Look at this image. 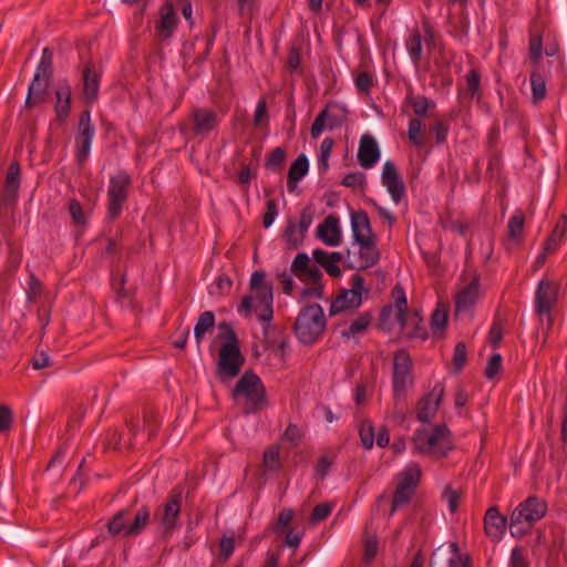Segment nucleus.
I'll use <instances>...</instances> for the list:
<instances>
[{
  "label": "nucleus",
  "instance_id": "nucleus-1",
  "mask_svg": "<svg viewBox=\"0 0 567 567\" xmlns=\"http://www.w3.org/2000/svg\"><path fill=\"white\" fill-rule=\"evenodd\" d=\"M412 443L420 454L431 455L435 458L446 457L454 449L452 433L446 424H436L430 432L427 429H417Z\"/></svg>",
  "mask_w": 567,
  "mask_h": 567
},
{
  "label": "nucleus",
  "instance_id": "nucleus-2",
  "mask_svg": "<svg viewBox=\"0 0 567 567\" xmlns=\"http://www.w3.org/2000/svg\"><path fill=\"white\" fill-rule=\"evenodd\" d=\"M231 398L237 401L245 399L244 414H254L261 411L267 405V391L260 378L254 370H247L239 378L231 390Z\"/></svg>",
  "mask_w": 567,
  "mask_h": 567
},
{
  "label": "nucleus",
  "instance_id": "nucleus-3",
  "mask_svg": "<svg viewBox=\"0 0 567 567\" xmlns=\"http://www.w3.org/2000/svg\"><path fill=\"white\" fill-rule=\"evenodd\" d=\"M326 326L327 319L322 307L319 303H311L301 308L293 331L301 343L310 346L321 338Z\"/></svg>",
  "mask_w": 567,
  "mask_h": 567
},
{
  "label": "nucleus",
  "instance_id": "nucleus-4",
  "mask_svg": "<svg viewBox=\"0 0 567 567\" xmlns=\"http://www.w3.org/2000/svg\"><path fill=\"white\" fill-rule=\"evenodd\" d=\"M547 513V504L537 496H529L512 513L509 528L513 537H524L536 522Z\"/></svg>",
  "mask_w": 567,
  "mask_h": 567
},
{
  "label": "nucleus",
  "instance_id": "nucleus-5",
  "mask_svg": "<svg viewBox=\"0 0 567 567\" xmlns=\"http://www.w3.org/2000/svg\"><path fill=\"white\" fill-rule=\"evenodd\" d=\"M52 78L53 52L50 48H44L33 79L29 85L28 95L24 102L27 109H33L44 101Z\"/></svg>",
  "mask_w": 567,
  "mask_h": 567
},
{
  "label": "nucleus",
  "instance_id": "nucleus-6",
  "mask_svg": "<svg viewBox=\"0 0 567 567\" xmlns=\"http://www.w3.org/2000/svg\"><path fill=\"white\" fill-rule=\"evenodd\" d=\"M391 296L394 300L396 310L395 318L401 326V329H404L409 323L413 326V329L406 333L408 339L426 340L429 338V333L425 326L423 324V319L417 310L409 312L405 290L401 284H396L393 287Z\"/></svg>",
  "mask_w": 567,
  "mask_h": 567
},
{
  "label": "nucleus",
  "instance_id": "nucleus-7",
  "mask_svg": "<svg viewBox=\"0 0 567 567\" xmlns=\"http://www.w3.org/2000/svg\"><path fill=\"white\" fill-rule=\"evenodd\" d=\"M54 113L55 117L50 122L49 138L52 142L66 145L71 114V89L69 86L56 90Z\"/></svg>",
  "mask_w": 567,
  "mask_h": 567
},
{
  "label": "nucleus",
  "instance_id": "nucleus-8",
  "mask_svg": "<svg viewBox=\"0 0 567 567\" xmlns=\"http://www.w3.org/2000/svg\"><path fill=\"white\" fill-rule=\"evenodd\" d=\"M245 361L246 359L240 350V344L220 346L215 371L216 378L223 384H227L230 380L239 375Z\"/></svg>",
  "mask_w": 567,
  "mask_h": 567
},
{
  "label": "nucleus",
  "instance_id": "nucleus-9",
  "mask_svg": "<svg viewBox=\"0 0 567 567\" xmlns=\"http://www.w3.org/2000/svg\"><path fill=\"white\" fill-rule=\"evenodd\" d=\"M132 178L125 171L111 176L107 189V217L112 220L120 217L124 204L128 198Z\"/></svg>",
  "mask_w": 567,
  "mask_h": 567
},
{
  "label": "nucleus",
  "instance_id": "nucleus-10",
  "mask_svg": "<svg viewBox=\"0 0 567 567\" xmlns=\"http://www.w3.org/2000/svg\"><path fill=\"white\" fill-rule=\"evenodd\" d=\"M351 289L341 288L331 302L329 316L334 317L349 309H357L362 303V293L368 292L364 288V278L354 274L350 279Z\"/></svg>",
  "mask_w": 567,
  "mask_h": 567
},
{
  "label": "nucleus",
  "instance_id": "nucleus-11",
  "mask_svg": "<svg viewBox=\"0 0 567 567\" xmlns=\"http://www.w3.org/2000/svg\"><path fill=\"white\" fill-rule=\"evenodd\" d=\"M182 502L183 488L177 486L169 492L166 502L154 514V519L161 523L165 536H171L178 525Z\"/></svg>",
  "mask_w": 567,
  "mask_h": 567
},
{
  "label": "nucleus",
  "instance_id": "nucleus-12",
  "mask_svg": "<svg viewBox=\"0 0 567 567\" xmlns=\"http://www.w3.org/2000/svg\"><path fill=\"white\" fill-rule=\"evenodd\" d=\"M348 109L336 102H328L316 116L311 127L310 136L317 140L324 128L330 131L339 128L347 121Z\"/></svg>",
  "mask_w": 567,
  "mask_h": 567
},
{
  "label": "nucleus",
  "instance_id": "nucleus-13",
  "mask_svg": "<svg viewBox=\"0 0 567 567\" xmlns=\"http://www.w3.org/2000/svg\"><path fill=\"white\" fill-rule=\"evenodd\" d=\"M412 359L405 349H400L393 357L392 385L393 396L398 401L405 396L408 384H412Z\"/></svg>",
  "mask_w": 567,
  "mask_h": 567
},
{
  "label": "nucleus",
  "instance_id": "nucleus-14",
  "mask_svg": "<svg viewBox=\"0 0 567 567\" xmlns=\"http://www.w3.org/2000/svg\"><path fill=\"white\" fill-rule=\"evenodd\" d=\"M249 287L261 306L258 312L259 320L270 322L274 318L272 284L266 281V274L262 270H256L251 275Z\"/></svg>",
  "mask_w": 567,
  "mask_h": 567
},
{
  "label": "nucleus",
  "instance_id": "nucleus-15",
  "mask_svg": "<svg viewBox=\"0 0 567 567\" xmlns=\"http://www.w3.org/2000/svg\"><path fill=\"white\" fill-rule=\"evenodd\" d=\"M430 567H471L468 554H462L456 542L437 547L430 558Z\"/></svg>",
  "mask_w": 567,
  "mask_h": 567
},
{
  "label": "nucleus",
  "instance_id": "nucleus-16",
  "mask_svg": "<svg viewBox=\"0 0 567 567\" xmlns=\"http://www.w3.org/2000/svg\"><path fill=\"white\" fill-rule=\"evenodd\" d=\"M94 132L95 127L91 122V113L90 110L86 109L81 112L79 116L78 131L75 135V156L79 165L84 164L90 155Z\"/></svg>",
  "mask_w": 567,
  "mask_h": 567
},
{
  "label": "nucleus",
  "instance_id": "nucleus-17",
  "mask_svg": "<svg viewBox=\"0 0 567 567\" xmlns=\"http://www.w3.org/2000/svg\"><path fill=\"white\" fill-rule=\"evenodd\" d=\"M444 384L436 382L432 390L425 393L416 403V419L421 423H430L436 415L444 398Z\"/></svg>",
  "mask_w": 567,
  "mask_h": 567
},
{
  "label": "nucleus",
  "instance_id": "nucleus-18",
  "mask_svg": "<svg viewBox=\"0 0 567 567\" xmlns=\"http://www.w3.org/2000/svg\"><path fill=\"white\" fill-rule=\"evenodd\" d=\"M194 136L206 137L219 125V116L213 109L195 107L189 114Z\"/></svg>",
  "mask_w": 567,
  "mask_h": 567
},
{
  "label": "nucleus",
  "instance_id": "nucleus-19",
  "mask_svg": "<svg viewBox=\"0 0 567 567\" xmlns=\"http://www.w3.org/2000/svg\"><path fill=\"white\" fill-rule=\"evenodd\" d=\"M472 277L471 281L464 286L455 296V311L461 312L467 310L476 303L480 295V275L475 269L466 268L463 277Z\"/></svg>",
  "mask_w": 567,
  "mask_h": 567
},
{
  "label": "nucleus",
  "instance_id": "nucleus-20",
  "mask_svg": "<svg viewBox=\"0 0 567 567\" xmlns=\"http://www.w3.org/2000/svg\"><path fill=\"white\" fill-rule=\"evenodd\" d=\"M559 287L554 281L542 279L535 293V311L537 315H550L558 299Z\"/></svg>",
  "mask_w": 567,
  "mask_h": 567
},
{
  "label": "nucleus",
  "instance_id": "nucleus-21",
  "mask_svg": "<svg viewBox=\"0 0 567 567\" xmlns=\"http://www.w3.org/2000/svg\"><path fill=\"white\" fill-rule=\"evenodd\" d=\"M82 95L86 104L92 105L97 100L101 72L95 63L89 60L81 70Z\"/></svg>",
  "mask_w": 567,
  "mask_h": 567
},
{
  "label": "nucleus",
  "instance_id": "nucleus-22",
  "mask_svg": "<svg viewBox=\"0 0 567 567\" xmlns=\"http://www.w3.org/2000/svg\"><path fill=\"white\" fill-rule=\"evenodd\" d=\"M21 184V167L18 161L10 163L4 185L0 194V205L9 206L17 202Z\"/></svg>",
  "mask_w": 567,
  "mask_h": 567
},
{
  "label": "nucleus",
  "instance_id": "nucleus-23",
  "mask_svg": "<svg viewBox=\"0 0 567 567\" xmlns=\"http://www.w3.org/2000/svg\"><path fill=\"white\" fill-rule=\"evenodd\" d=\"M293 515L295 514L291 508H284L279 513L277 520L271 525V530L277 536L285 535L284 545L296 549L300 545L301 535L293 533L292 528H290Z\"/></svg>",
  "mask_w": 567,
  "mask_h": 567
},
{
  "label": "nucleus",
  "instance_id": "nucleus-24",
  "mask_svg": "<svg viewBox=\"0 0 567 567\" xmlns=\"http://www.w3.org/2000/svg\"><path fill=\"white\" fill-rule=\"evenodd\" d=\"M381 182L386 187L393 202L400 203L405 196V185L393 162L388 161L383 165Z\"/></svg>",
  "mask_w": 567,
  "mask_h": 567
},
{
  "label": "nucleus",
  "instance_id": "nucleus-25",
  "mask_svg": "<svg viewBox=\"0 0 567 567\" xmlns=\"http://www.w3.org/2000/svg\"><path fill=\"white\" fill-rule=\"evenodd\" d=\"M507 517L501 514L497 506L487 508L484 516L485 535L493 542L498 543L506 530Z\"/></svg>",
  "mask_w": 567,
  "mask_h": 567
},
{
  "label": "nucleus",
  "instance_id": "nucleus-26",
  "mask_svg": "<svg viewBox=\"0 0 567 567\" xmlns=\"http://www.w3.org/2000/svg\"><path fill=\"white\" fill-rule=\"evenodd\" d=\"M158 14L159 20L155 24V35L159 41H166L173 35L178 18L171 2L163 4L159 8Z\"/></svg>",
  "mask_w": 567,
  "mask_h": 567
},
{
  "label": "nucleus",
  "instance_id": "nucleus-27",
  "mask_svg": "<svg viewBox=\"0 0 567 567\" xmlns=\"http://www.w3.org/2000/svg\"><path fill=\"white\" fill-rule=\"evenodd\" d=\"M351 229L353 239L359 245H371V238H375L370 218L364 210L351 212Z\"/></svg>",
  "mask_w": 567,
  "mask_h": 567
},
{
  "label": "nucleus",
  "instance_id": "nucleus-28",
  "mask_svg": "<svg viewBox=\"0 0 567 567\" xmlns=\"http://www.w3.org/2000/svg\"><path fill=\"white\" fill-rule=\"evenodd\" d=\"M381 151L374 136L363 134L359 142L358 162L363 168L373 167L379 161Z\"/></svg>",
  "mask_w": 567,
  "mask_h": 567
},
{
  "label": "nucleus",
  "instance_id": "nucleus-29",
  "mask_svg": "<svg viewBox=\"0 0 567 567\" xmlns=\"http://www.w3.org/2000/svg\"><path fill=\"white\" fill-rule=\"evenodd\" d=\"M317 236L328 246H338L341 241L339 218L334 215L327 216L317 227Z\"/></svg>",
  "mask_w": 567,
  "mask_h": 567
},
{
  "label": "nucleus",
  "instance_id": "nucleus-30",
  "mask_svg": "<svg viewBox=\"0 0 567 567\" xmlns=\"http://www.w3.org/2000/svg\"><path fill=\"white\" fill-rule=\"evenodd\" d=\"M309 161L306 154H300L290 165L287 175V188L290 193L295 192L298 183L307 175Z\"/></svg>",
  "mask_w": 567,
  "mask_h": 567
},
{
  "label": "nucleus",
  "instance_id": "nucleus-31",
  "mask_svg": "<svg viewBox=\"0 0 567 567\" xmlns=\"http://www.w3.org/2000/svg\"><path fill=\"white\" fill-rule=\"evenodd\" d=\"M282 468V461L280 457V445H268L262 454L261 471L264 474L277 473Z\"/></svg>",
  "mask_w": 567,
  "mask_h": 567
},
{
  "label": "nucleus",
  "instance_id": "nucleus-32",
  "mask_svg": "<svg viewBox=\"0 0 567 567\" xmlns=\"http://www.w3.org/2000/svg\"><path fill=\"white\" fill-rule=\"evenodd\" d=\"M262 330L265 338L264 343L266 347L284 353L286 347L288 346L287 336L282 333L276 326H272L269 322H267Z\"/></svg>",
  "mask_w": 567,
  "mask_h": 567
},
{
  "label": "nucleus",
  "instance_id": "nucleus-33",
  "mask_svg": "<svg viewBox=\"0 0 567 567\" xmlns=\"http://www.w3.org/2000/svg\"><path fill=\"white\" fill-rule=\"evenodd\" d=\"M405 103L409 104L415 115L419 117L429 116L431 110L435 109V102L427 99L425 95H414L412 90L409 91Z\"/></svg>",
  "mask_w": 567,
  "mask_h": 567
},
{
  "label": "nucleus",
  "instance_id": "nucleus-34",
  "mask_svg": "<svg viewBox=\"0 0 567 567\" xmlns=\"http://www.w3.org/2000/svg\"><path fill=\"white\" fill-rule=\"evenodd\" d=\"M136 499L131 506L118 511L107 524V530L112 536L123 534L126 537V529L128 525V517L132 516V508L136 504Z\"/></svg>",
  "mask_w": 567,
  "mask_h": 567
},
{
  "label": "nucleus",
  "instance_id": "nucleus-35",
  "mask_svg": "<svg viewBox=\"0 0 567 567\" xmlns=\"http://www.w3.org/2000/svg\"><path fill=\"white\" fill-rule=\"evenodd\" d=\"M215 327V313L213 311H204L197 319L194 328V337L197 347L200 346L207 332H212Z\"/></svg>",
  "mask_w": 567,
  "mask_h": 567
},
{
  "label": "nucleus",
  "instance_id": "nucleus-36",
  "mask_svg": "<svg viewBox=\"0 0 567 567\" xmlns=\"http://www.w3.org/2000/svg\"><path fill=\"white\" fill-rule=\"evenodd\" d=\"M150 519L151 511L146 505H143L140 509H137L132 522L128 523L126 537L140 535L144 530Z\"/></svg>",
  "mask_w": 567,
  "mask_h": 567
},
{
  "label": "nucleus",
  "instance_id": "nucleus-37",
  "mask_svg": "<svg viewBox=\"0 0 567 567\" xmlns=\"http://www.w3.org/2000/svg\"><path fill=\"white\" fill-rule=\"evenodd\" d=\"M359 246V257L361 260V265L359 267L360 270L373 267L380 261L381 254L377 247L375 238H371V245H368V247H364V245Z\"/></svg>",
  "mask_w": 567,
  "mask_h": 567
},
{
  "label": "nucleus",
  "instance_id": "nucleus-38",
  "mask_svg": "<svg viewBox=\"0 0 567 567\" xmlns=\"http://www.w3.org/2000/svg\"><path fill=\"white\" fill-rule=\"evenodd\" d=\"M530 84H532V92H533V102L538 103L543 101L546 97V81L544 76L540 74L538 66H535V69L530 73Z\"/></svg>",
  "mask_w": 567,
  "mask_h": 567
},
{
  "label": "nucleus",
  "instance_id": "nucleus-39",
  "mask_svg": "<svg viewBox=\"0 0 567 567\" xmlns=\"http://www.w3.org/2000/svg\"><path fill=\"white\" fill-rule=\"evenodd\" d=\"M525 214L522 209H517L509 218L507 224L508 237L513 240H519L524 233Z\"/></svg>",
  "mask_w": 567,
  "mask_h": 567
},
{
  "label": "nucleus",
  "instance_id": "nucleus-40",
  "mask_svg": "<svg viewBox=\"0 0 567 567\" xmlns=\"http://www.w3.org/2000/svg\"><path fill=\"white\" fill-rule=\"evenodd\" d=\"M410 58L414 65H419L422 59V37L419 30L414 31L405 42Z\"/></svg>",
  "mask_w": 567,
  "mask_h": 567
},
{
  "label": "nucleus",
  "instance_id": "nucleus-41",
  "mask_svg": "<svg viewBox=\"0 0 567 567\" xmlns=\"http://www.w3.org/2000/svg\"><path fill=\"white\" fill-rule=\"evenodd\" d=\"M363 561L370 564L377 556L379 549V539L377 534L364 529L363 533Z\"/></svg>",
  "mask_w": 567,
  "mask_h": 567
},
{
  "label": "nucleus",
  "instance_id": "nucleus-42",
  "mask_svg": "<svg viewBox=\"0 0 567 567\" xmlns=\"http://www.w3.org/2000/svg\"><path fill=\"white\" fill-rule=\"evenodd\" d=\"M529 59L530 62L538 66L543 55V37L539 31H530L529 33Z\"/></svg>",
  "mask_w": 567,
  "mask_h": 567
},
{
  "label": "nucleus",
  "instance_id": "nucleus-43",
  "mask_svg": "<svg viewBox=\"0 0 567 567\" xmlns=\"http://www.w3.org/2000/svg\"><path fill=\"white\" fill-rule=\"evenodd\" d=\"M561 219L563 225L560 226V223L558 221L551 234L544 243V250H546V252H554L566 234V218L563 216Z\"/></svg>",
  "mask_w": 567,
  "mask_h": 567
},
{
  "label": "nucleus",
  "instance_id": "nucleus-44",
  "mask_svg": "<svg viewBox=\"0 0 567 567\" xmlns=\"http://www.w3.org/2000/svg\"><path fill=\"white\" fill-rule=\"evenodd\" d=\"M422 131V121L419 117H412L409 121L408 137L411 141V143L419 148L424 147L426 145Z\"/></svg>",
  "mask_w": 567,
  "mask_h": 567
},
{
  "label": "nucleus",
  "instance_id": "nucleus-45",
  "mask_svg": "<svg viewBox=\"0 0 567 567\" xmlns=\"http://www.w3.org/2000/svg\"><path fill=\"white\" fill-rule=\"evenodd\" d=\"M371 319H372V316L370 312H363L361 313L358 319H355L351 324L350 327L348 328V330H343L341 332V336L343 338H351L358 333H362L367 330V328L370 326L371 323Z\"/></svg>",
  "mask_w": 567,
  "mask_h": 567
},
{
  "label": "nucleus",
  "instance_id": "nucleus-46",
  "mask_svg": "<svg viewBox=\"0 0 567 567\" xmlns=\"http://www.w3.org/2000/svg\"><path fill=\"white\" fill-rule=\"evenodd\" d=\"M449 320L447 308L443 303H439L431 316V329L434 334L444 331Z\"/></svg>",
  "mask_w": 567,
  "mask_h": 567
},
{
  "label": "nucleus",
  "instance_id": "nucleus-47",
  "mask_svg": "<svg viewBox=\"0 0 567 567\" xmlns=\"http://www.w3.org/2000/svg\"><path fill=\"white\" fill-rule=\"evenodd\" d=\"M415 492L410 489H401V487L396 486L392 502H391V509L390 515H393L396 511L406 507L413 497Z\"/></svg>",
  "mask_w": 567,
  "mask_h": 567
},
{
  "label": "nucleus",
  "instance_id": "nucleus-48",
  "mask_svg": "<svg viewBox=\"0 0 567 567\" xmlns=\"http://www.w3.org/2000/svg\"><path fill=\"white\" fill-rule=\"evenodd\" d=\"M297 233V224L296 220L292 218H289L287 221V226L284 230V238L287 244L288 249H297L301 246L303 238L301 235L299 237L296 236Z\"/></svg>",
  "mask_w": 567,
  "mask_h": 567
},
{
  "label": "nucleus",
  "instance_id": "nucleus-49",
  "mask_svg": "<svg viewBox=\"0 0 567 567\" xmlns=\"http://www.w3.org/2000/svg\"><path fill=\"white\" fill-rule=\"evenodd\" d=\"M287 153L282 147L274 148L266 158L265 166L275 173H279L285 163Z\"/></svg>",
  "mask_w": 567,
  "mask_h": 567
},
{
  "label": "nucleus",
  "instance_id": "nucleus-50",
  "mask_svg": "<svg viewBox=\"0 0 567 567\" xmlns=\"http://www.w3.org/2000/svg\"><path fill=\"white\" fill-rule=\"evenodd\" d=\"M219 339L223 340L221 346H237L240 344V340L234 330L231 323L221 321L218 323Z\"/></svg>",
  "mask_w": 567,
  "mask_h": 567
},
{
  "label": "nucleus",
  "instance_id": "nucleus-51",
  "mask_svg": "<svg viewBox=\"0 0 567 567\" xmlns=\"http://www.w3.org/2000/svg\"><path fill=\"white\" fill-rule=\"evenodd\" d=\"M421 477L420 470L408 468L401 474V480L398 484L401 489H410L415 492Z\"/></svg>",
  "mask_w": 567,
  "mask_h": 567
},
{
  "label": "nucleus",
  "instance_id": "nucleus-52",
  "mask_svg": "<svg viewBox=\"0 0 567 567\" xmlns=\"http://www.w3.org/2000/svg\"><path fill=\"white\" fill-rule=\"evenodd\" d=\"M467 361V349L464 341L456 343L452 358L453 372L458 374L464 369Z\"/></svg>",
  "mask_w": 567,
  "mask_h": 567
},
{
  "label": "nucleus",
  "instance_id": "nucleus-53",
  "mask_svg": "<svg viewBox=\"0 0 567 567\" xmlns=\"http://www.w3.org/2000/svg\"><path fill=\"white\" fill-rule=\"evenodd\" d=\"M467 92L472 97L481 99L483 95L481 89V73L476 69H472L466 75Z\"/></svg>",
  "mask_w": 567,
  "mask_h": 567
},
{
  "label": "nucleus",
  "instance_id": "nucleus-54",
  "mask_svg": "<svg viewBox=\"0 0 567 567\" xmlns=\"http://www.w3.org/2000/svg\"><path fill=\"white\" fill-rule=\"evenodd\" d=\"M393 308H395L394 305H384L379 315L378 319V328L382 331L389 332L392 330L394 322L391 319L393 313Z\"/></svg>",
  "mask_w": 567,
  "mask_h": 567
},
{
  "label": "nucleus",
  "instance_id": "nucleus-55",
  "mask_svg": "<svg viewBox=\"0 0 567 567\" xmlns=\"http://www.w3.org/2000/svg\"><path fill=\"white\" fill-rule=\"evenodd\" d=\"M334 141L332 137H326L320 145V155L318 159L319 169L326 172L329 167L328 161L333 147Z\"/></svg>",
  "mask_w": 567,
  "mask_h": 567
},
{
  "label": "nucleus",
  "instance_id": "nucleus-56",
  "mask_svg": "<svg viewBox=\"0 0 567 567\" xmlns=\"http://www.w3.org/2000/svg\"><path fill=\"white\" fill-rule=\"evenodd\" d=\"M332 511L330 503L323 502L316 505L309 516V523L316 525L329 517Z\"/></svg>",
  "mask_w": 567,
  "mask_h": 567
},
{
  "label": "nucleus",
  "instance_id": "nucleus-57",
  "mask_svg": "<svg viewBox=\"0 0 567 567\" xmlns=\"http://www.w3.org/2000/svg\"><path fill=\"white\" fill-rule=\"evenodd\" d=\"M303 437V433L297 424L290 423L281 435V440L290 443L291 447H297Z\"/></svg>",
  "mask_w": 567,
  "mask_h": 567
},
{
  "label": "nucleus",
  "instance_id": "nucleus-58",
  "mask_svg": "<svg viewBox=\"0 0 567 567\" xmlns=\"http://www.w3.org/2000/svg\"><path fill=\"white\" fill-rule=\"evenodd\" d=\"M341 184L346 187H350L353 189L360 188L361 190H363L364 187L367 186L365 174L362 172L349 173L343 177Z\"/></svg>",
  "mask_w": 567,
  "mask_h": 567
},
{
  "label": "nucleus",
  "instance_id": "nucleus-59",
  "mask_svg": "<svg viewBox=\"0 0 567 567\" xmlns=\"http://www.w3.org/2000/svg\"><path fill=\"white\" fill-rule=\"evenodd\" d=\"M360 440L365 450H371L374 444V427L370 421H364L359 430Z\"/></svg>",
  "mask_w": 567,
  "mask_h": 567
},
{
  "label": "nucleus",
  "instance_id": "nucleus-60",
  "mask_svg": "<svg viewBox=\"0 0 567 567\" xmlns=\"http://www.w3.org/2000/svg\"><path fill=\"white\" fill-rule=\"evenodd\" d=\"M310 258L306 252H299L291 264V272L297 278H302L305 270L310 267Z\"/></svg>",
  "mask_w": 567,
  "mask_h": 567
},
{
  "label": "nucleus",
  "instance_id": "nucleus-61",
  "mask_svg": "<svg viewBox=\"0 0 567 567\" xmlns=\"http://www.w3.org/2000/svg\"><path fill=\"white\" fill-rule=\"evenodd\" d=\"M502 355L499 353H494L488 362H487V365L484 370V375L488 379V380H493L494 378H496L501 370H502Z\"/></svg>",
  "mask_w": 567,
  "mask_h": 567
},
{
  "label": "nucleus",
  "instance_id": "nucleus-62",
  "mask_svg": "<svg viewBox=\"0 0 567 567\" xmlns=\"http://www.w3.org/2000/svg\"><path fill=\"white\" fill-rule=\"evenodd\" d=\"M144 427L148 431V440H152L156 436L158 427H159V420L157 417V414L153 411H145L144 415Z\"/></svg>",
  "mask_w": 567,
  "mask_h": 567
},
{
  "label": "nucleus",
  "instance_id": "nucleus-63",
  "mask_svg": "<svg viewBox=\"0 0 567 567\" xmlns=\"http://www.w3.org/2000/svg\"><path fill=\"white\" fill-rule=\"evenodd\" d=\"M216 291H210L212 295L227 296L230 293L233 280L226 274L219 275L215 282Z\"/></svg>",
  "mask_w": 567,
  "mask_h": 567
},
{
  "label": "nucleus",
  "instance_id": "nucleus-64",
  "mask_svg": "<svg viewBox=\"0 0 567 567\" xmlns=\"http://www.w3.org/2000/svg\"><path fill=\"white\" fill-rule=\"evenodd\" d=\"M301 65V48L296 44H291L287 56V66L293 72L297 71Z\"/></svg>",
  "mask_w": 567,
  "mask_h": 567
}]
</instances>
